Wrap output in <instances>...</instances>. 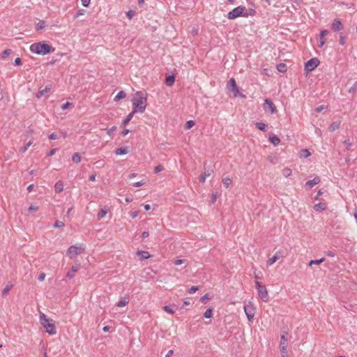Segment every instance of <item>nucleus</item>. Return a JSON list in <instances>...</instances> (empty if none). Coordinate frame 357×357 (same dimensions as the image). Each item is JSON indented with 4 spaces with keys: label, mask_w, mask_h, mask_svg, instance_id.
<instances>
[{
    "label": "nucleus",
    "mask_w": 357,
    "mask_h": 357,
    "mask_svg": "<svg viewBox=\"0 0 357 357\" xmlns=\"http://www.w3.org/2000/svg\"><path fill=\"white\" fill-rule=\"evenodd\" d=\"M129 301L127 298H121V300L118 302V307H123L128 303Z\"/></svg>",
    "instance_id": "obj_30"
},
{
    "label": "nucleus",
    "mask_w": 357,
    "mask_h": 357,
    "mask_svg": "<svg viewBox=\"0 0 357 357\" xmlns=\"http://www.w3.org/2000/svg\"><path fill=\"white\" fill-rule=\"evenodd\" d=\"M357 91V81L349 89V93H355Z\"/></svg>",
    "instance_id": "obj_41"
},
{
    "label": "nucleus",
    "mask_w": 357,
    "mask_h": 357,
    "mask_svg": "<svg viewBox=\"0 0 357 357\" xmlns=\"http://www.w3.org/2000/svg\"><path fill=\"white\" fill-rule=\"evenodd\" d=\"M331 29L334 31H340L342 30L343 24L338 18H335L331 24Z\"/></svg>",
    "instance_id": "obj_13"
},
{
    "label": "nucleus",
    "mask_w": 357,
    "mask_h": 357,
    "mask_svg": "<svg viewBox=\"0 0 357 357\" xmlns=\"http://www.w3.org/2000/svg\"><path fill=\"white\" fill-rule=\"evenodd\" d=\"M174 353L173 350H169L167 354L165 355V357H171L172 354Z\"/></svg>",
    "instance_id": "obj_64"
},
{
    "label": "nucleus",
    "mask_w": 357,
    "mask_h": 357,
    "mask_svg": "<svg viewBox=\"0 0 357 357\" xmlns=\"http://www.w3.org/2000/svg\"><path fill=\"white\" fill-rule=\"evenodd\" d=\"M11 287L12 285H6L2 291V296H6L8 294L9 291L10 290Z\"/></svg>",
    "instance_id": "obj_37"
},
{
    "label": "nucleus",
    "mask_w": 357,
    "mask_h": 357,
    "mask_svg": "<svg viewBox=\"0 0 357 357\" xmlns=\"http://www.w3.org/2000/svg\"><path fill=\"white\" fill-rule=\"evenodd\" d=\"M40 322L50 335H55L56 333L54 321L48 319L43 313H41L40 315Z\"/></svg>",
    "instance_id": "obj_3"
},
{
    "label": "nucleus",
    "mask_w": 357,
    "mask_h": 357,
    "mask_svg": "<svg viewBox=\"0 0 357 357\" xmlns=\"http://www.w3.org/2000/svg\"><path fill=\"white\" fill-rule=\"evenodd\" d=\"M319 64V60L317 58H312L307 61L305 64V69L307 71H312Z\"/></svg>",
    "instance_id": "obj_9"
},
{
    "label": "nucleus",
    "mask_w": 357,
    "mask_h": 357,
    "mask_svg": "<svg viewBox=\"0 0 357 357\" xmlns=\"http://www.w3.org/2000/svg\"><path fill=\"white\" fill-rule=\"evenodd\" d=\"M138 215V212L137 211H133L132 213H130V216L132 218H135Z\"/></svg>",
    "instance_id": "obj_63"
},
{
    "label": "nucleus",
    "mask_w": 357,
    "mask_h": 357,
    "mask_svg": "<svg viewBox=\"0 0 357 357\" xmlns=\"http://www.w3.org/2000/svg\"><path fill=\"white\" fill-rule=\"evenodd\" d=\"M213 172V170L211 169H205L204 172L203 173V174H202L199 177V181L201 183H204L205 181H206V178L209 176L211 173Z\"/></svg>",
    "instance_id": "obj_16"
},
{
    "label": "nucleus",
    "mask_w": 357,
    "mask_h": 357,
    "mask_svg": "<svg viewBox=\"0 0 357 357\" xmlns=\"http://www.w3.org/2000/svg\"><path fill=\"white\" fill-rule=\"evenodd\" d=\"M107 212H108V210L105 207L103 208H101L97 215L98 220H101L103 218H105V216L106 215Z\"/></svg>",
    "instance_id": "obj_23"
},
{
    "label": "nucleus",
    "mask_w": 357,
    "mask_h": 357,
    "mask_svg": "<svg viewBox=\"0 0 357 357\" xmlns=\"http://www.w3.org/2000/svg\"><path fill=\"white\" fill-rule=\"evenodd\" d=\"M344 144L346 146V149L349 151H353V143L350 141V139H345L344 141Z\"/></svg>",
    "instance_id": "obj_29"
},
{
    "label": "nucleus",
    "mask_w": 357,
    "mask_h": 357,
    "mask_svg": "<svg viewBox=\"0 0 357 357\" xmlns=\"http://www.w3.org/2000/svg\"><path fill=\"white\" fill-rule=\"evenodd\" d=\"M116 128L115 126H113L112 128H111L108 131H107V134L109 135H111L113 132H114L116 130Z\"/></svg>",
    "instance_id": "obj_59"
},
{
    "label": "nucleus",
    "mask_w": 357,
    "mask_h": 357,
    "mask_svg": "<svg viewBox=\"0 0 357 357\" xmlns=\"http://www.w3.org/2000/svg\"><path fill=\"white\" fill-rule=\"evenodd\" d=\"M64 226V222L60 220H56L54 222V227L55 228H61Z\"/></svg>",
    "instance_id": "obj_42"
},
{
    "label": "nucleus",
    "mask_w": 357,
    "mask_h": 357,
    "mask_svg": "<svg viewBox=\"0 0 357 357\" xmlns=\"http://www.w3.org/2000/svg\"><path fill=\"white\" fill-rule=\"evenodd\" d=\"M227 87L230 91H231L233 93L234 97L241 96V94L239 91V89L237 86V85L236 84V81L234 78H231L229 79V81L228 82V83L227 84Z\"/></svg>",
    "instance_id": "obj_6"
},
{
    "label": "nucleus",
    "mask_w": 357,
    "mask_h": 357,
    "mask_svg": "<svg viewBox=\"0 0 357 357\" xmlns=\"http://www.w3.org/2000/svg\"><path fill=\"white\" fill-rule=\"evenodd\" d=\"M84 10H79L77 12L75 15V17H79V15H84Z\"/></svg>",
    "instance_id": "obj_62"
},
{
    "label": "nucleus",
    "mask_w": 357,
    "mask_h": 357,
    "mask_svg": "<svg viewBox=\"0 0 357 357\" xmlns=\"http://www.w3.org/2000/svg\"><path fill=\"white\" fill-rule=\"evenodd\" d=\"M340 125V121H335V122H333V123L331 124V126H329L328 129H329V130L331 132H333L335 130L339 128Z\"/></svg>",
    "instance_id": "obj_26"
},
{
    "label": "nucleus",
    "mask_w": 357,
    "mask_h": 357,
    "mask_svg": "<svg viewBox=\"0 0 357 357\" xmlns=\"http://www.w3.org/2000/svg\"><path fill=\"white\" fill-rule=\"evenodd\" d=\"M291 169L288 167H286L282 170V175L285 177L289 176L291 174Z\"/></svg>",
    "instance_id": "obj_34"
},
{
    "label": "nucleus",
    "mask_w": 357,
    "mask_h": 357,
    "mask_svg": "<svg viewBox=\"0 0 357 357\" xmlns=\"http://www.w3.org/2000/svg\"><path fill=\"white\" fill-rule=\"evenodd\" d=\"M212 314H213L212 310L207 309L204 314V317L206 319H209L212 317Z\"/></svg>",
    "instance_id": "obj_39"
},
{
    "label": "nucleus",
    "mask_w": 357,
    "mask_h": 357,
    "mask_svg": "<svg viewBox=\"0 0 357 357\" xmlns=\"http://www.w3.org/2000/svg\"><path fill=\"white\" fill-rule=\"evenodd\" d=\"M70 105H72V103L66 102V103L63 104L61 107L63 110H65L67 109Z\"/></svg>",
    "instance_id": "obj_50"
},
{
    "label": "nucleus",
    "mask_w": 357,
    "mask_h": 357,
    "mask_svg": "<svg viewBox=\"0 0 357 357\" xmlns=\"http://www.w3.org/2000/svg\"><path fill=\"white\" fill-rule=\"evenodd\" d=\"M135 11L133 10H129L126 13V15L127 17L130 20L133 17V16L135 15Z\"/></svg>",
    "instance_id": "obj_47"
},
{
    "label": "nucleus",
    "mask_w": 357,
    "mask_h": 357,
    "mask_svg": "<svg viewBox=\"0 0 357 357\" xmlns=\"http://www.w3.org/2000/svg\"><path fill=\"white\" fill-rule=\"evenodd\" d=\"M222 183L226 188H228L231 183V179L229 177L224 178L222 179Z\"/></svg>",
    "instance_id": "obj_35"
},
{
    "label": "nucleus",
    "mask_w": 357,
    "mask_h": 357,
    "mask_svg": "<svg viewBox=\"0 0 357 357\" xmlns=\"http://www.w3.org/2000/svg\"><path fill=\"white\" fill-rule=\"evenodd\" d=\"M269 140L275 146L278 145L280 142V139L274 135L269 137Z\"/></svg>",
    "instance_id": "obj_24"
},
{
    "label": "nucleus",
    "mask_w": 357,
    "mask_h": 357,
    "mask_svg": "<svg viewBox=\"0 0 357 357\" xmlns=\"http://www.w3.org/2000/svg\"><path fill=\"white\" fill-rule=\"evenodd\" d=\"M135 112H133V111H132V112H130L126 117V119L123 121L122 122V125L123 126H125L126 124H128L132 119V116H133V114H135Z\"/></svg>",
    "instance_id": "obj_27"
},
{
    "label": "nucleus",
    "mask_w": 357,
    "mask_h": 357,
    "mask_svg": "<svg viewBox=\"0 0 357 357\" xmlns=\"http://www.w3.org/2000/svg\"><path fill=\"white\" fill-rule=\"evenodd\" d=\"M255 126L260 130H264L266 127V125L262 122H257Z\"/></svg>",
    "instance_id": "obj_36"
},
{
    "label": "nucleus",
    "mask_w": 357,
    "mask_h": 357,
    "mask_svg": "<svg viewBox=\"0 0 357 357\" xmlns=\"http://www.w3.org/2000/svg\"><path fill=\"white\" fill-rule=\"evenodd\" d=\"M339 43L342 45H344L346 43V37L344 36L342 34H340V36Z\"/></svg>",
    "instance_id": "obj_46"
},
{
    "label": "nucleus",
    "mask_w": 357,
    "mask_h": 357,
    "mask_svg": "<svg viewBox=\"0 0 357 357\" xmlns=\"http://www.w3.org/2000/svg\"><path fill=\"white\" fill-rule=\"evenodd\" d=\"M38 209V206H37L35 204H31V206L29 208V211L32 213L33 211H36Z\"/></svg>",
    "instance_id": "obj_45"
},
{
    "label": "nucleus",
    "mask_w": 357,
    "mask_h": 357,
    "mask_svg": "<svg viewBox=\"0 0 357 357\" xmlns=\"http://www.w3.org/2000/svg\"><path fill=\"white\" fill-rule=\"evenodd\" d=\"M80 264H76L73 265L71 269L67 273L66 277L69 279H72L75 276V273L79 269Z\"/></svg>",
    "instance_id": "obj_14"
},
{
    "label": "nucleus",
    "mask_w": 357,
    "mask_h": 357,
    "mask_svg": "<svg viewBox=\"0 0 357 357\" xmlns=\"http://www.w3.org/2000/svg\"><path fill=\"white\" fill-rule=\"evenodd\" d=\"M45 23L44 21H40L38 24H37V29H42L43 28L45 27Z\"/></svg>",
    "instance_id": "obj_48"
},
{
    "label": "nucleus",
    "mask_w": 357,
    "mask_h": 357,
    "mask_svg": "<svg viewBox=\"0 0 357 357\" xmlns=\"http://www.w3.org/2000/svg\"><path fill=\"white\" fill-rule=\"evenodd\" d=\"M163 309L165 312H167L168 313H170V314L174 313V310L169 305H165Z\"/></svg>",
    "instance_id": "obj_44"
},
{
    "label": "nucleus",
    "mask_w": 357,
    "mask_h": 357,
    "mask_svg": "<svg viewBox=\"0 0 357 357\" xmlns=\"http://www.w3.org/2000/svg\"><path fill=\"white\" fill-rule=\"evenodd\" d=\"M277 70L280 73H284L287 71V66L284 63H280L277 66Z\"/></svg>",
    "instance_id": "obj_32"
},
{
    "label": "nucleus",
    "mask_w": 357,
    "mask_h": 357,
    "mask_svg": "<svg viewBox=\"0 0 357 357\" xmlns=\"http://www.w3.org/2000/svg\"><path fill=\"white\" fill-rule=\"evenodd\" d=\"M198 290V287L195 286H192L188 290L189 294H194Z\"/></svg>",
    "instance_id": "obj_51"
},
{
    "label": "nucleus",
    "mask_w": 357,
    "mask_h": 357,
    "mask_svg": "<svg viewBox=\"0 0 357 357\" xmlns=\"http://www.w3.org/2000/svg\"><path fill=\"white\" fill-rule=\"evenodd\" d=\"M314 208L317 211H321L326 208V206L324 203H319L314 205Z\"/></svg>",
    "instance_id": "obj_25"
},
{
    "label": "nucleus",
    "mask_w": 357,
    "mask_h": 357,
    "mask_svg": "<svg viewBox=\"0 0 357 357\" xmlns=\"http://www.w3.org/2000/svg\"><path fill=\"white\" fill-rule=\"evenodd\" d=\"M12 51L10 49H7L6 50H4L2 54H1V57L2 58H6V56H8V55H10L11 54Z\"/></svg>",
    "instance_id": "obj_43"
},
{
    "label": "nucleus",
    "mask_w": 357,
    "mask_h": 357,
    "mask_svg": "<svg viewBox=\"0 0 357 357\" xmlns=\"http://www.w3.org/2000/svg\"><path fill=\"white\" fill-rule=\"evenodd\" d=\"M58 151L57 149L54 148V149H52L50 151L49 153H48V156H52L53 155L55 154V153Z\"/></svg>",
    "instance_id": "obj_56"
},
{
    "label": "nucleus",
    "mask_w": 357,
    "mask_h": 357,
    "mask_svg": "<svg viewBox=\"0 0 357 357\" xmlns=\"http://www.w3.org/2000/svg\"><path fill=\"white\" fill-rule=\"evenodd\" d=\"M326 108V107L322 105H320L318 107L316 108L315 111L317 112H321L322 110H324V109Z\"/></svg>",
    "instance_id": "obj_54"
},
{
    "label": "nucleus",
    "mask_w": 357,
    "mask_h": 357,
    "mask_svg": "<svg viewBox=\"0 0 357 357\" xmlns=\"http://www.w3.org/2000/svg\"><path fill=\"white\" fill-rule=\"evenodd\" d=\"M72 160L74 162L79 163L81 161V157L78 153H75L73 155Z\"/></svg>",
    "instance_id": "obj_33"
},
{
    "label": "nucleus",
    "mask_w": 357,
    "mask_h": 357,
    "mask_svg": "<svg viewBox=\"0 0 357 357\" xmlns=\"http://www.w3.org/2000/svg\"><path fill=\"white\" fill-rule=\"evenodd\" d=\"M328 30H323L321 31L320 33V44L319 45V47H322L324 44H325V40H324V37L328 33Z\"/></svg>",
    "instance_id": "obj_18"
},
{
    "label": "nucleus",
    "mask_w": 357,
    "mask_h": 357,
    "mask_svg": "<svg viewBox=\"0 0 357 357\" xmlns=\"http://www.w3.org/2000/svg\"><path fill=\"white\" fill-rule=\"evenodd\" d=\"M320 181H321L320 178L317 176V177H314L313 179L307 181L305 185H308L310 188H312L315 185L320 183Z\"/></svg>",
    "instance_id": "obj_17"
},
{
    "label": "nucleus",
    "mask_w": 357,
    "mask_h": 357,
    "mask_svg": "<svg viewBox=\"0 0 357 357\" xmlns=\"http://www.w3.org/2000/svg\"><path fill=\"white\" fill-rule=\"evenodd\" d=\"M175 81V77L174 75H168L165 78V84L169 86H172Z\"/></svg>",
    "instance_id": "obj_20"
},
{
    "label": "nucleus",
    "mask_w": 357,
    "mask_h": 357,
    "mask_svg": "<svg viewBox=\"0 0 357 357\" xmlns=\"http://www.w3.org/2000/svg\"><path fill=\"white\" fill-rule=\"evenodd\" d=\"M115 154L116 155H125L128 153V147H121L115 150Z\"/></svg>",
    "instance_id": "obj_21"
},
{
    "label": "nucleus",
    "mask_w": 357,
    "mask_h": 357,
    "mask_svg": "<svg viewBox=\"0 0 357 357\" xmlns=\"http://www.w3.org/2000/svg\"><path fill=\"white\" fill-rule=\"evenodd\" d=\"M301 151L305 154V158L308 157L311 155L310 152L307 149H303Z\"/></svg>",
    "instance_id": "obj_58"
},
{
    "label": "nucleus",
    "mask_w": 357,
    "mask_h": 357,
    "mask_svg": "<svg viewBox=\"0 0 357 357\" xmlns=\"http://www.w3.org/2000/svg\"><path fill=\"white\" fill-rule=\"evenodd\" d=\"M245 8L243 6H238L228 13V18L230 20L235 19L243 15Z\"/></svg>",
    "instance_id": "obj_7"
},
{
    "label": "nucleus",
    "mask_w": 357,
    "mask_h": 357,
    "mask_svg": "<svg viewBox=\"0 0 357 357\" xmlns=\"http://www.w3.org/2000/svg\"><path fill=\"white\" fill-rule=\"evenodd\" d=\"M243 308L248 321H252L255 316V310L251 303L249 302L248 304L245 305Z\"/></svg>",
    "instance_id": "obj_8"
},
{
    "label": "nucleus",
    "mask_w": 357,
    "mask_h": 357,
    "mask_svg": "<svg viewBox=\"0 0 357 357\" xmlns=\"http://www.w3.org/2000/svg\"><path fill=\"white\" fill-rule=\"evenodd\" d=\"M325 261V258L323 257L320 259H317V260H311L309 262V266H312V265H317V264H320L321 263L324 262Z\"/></svg>",
    "instance_id": "obj_31"
},
{
    "label": "nucleus",
    "mask_w": 357,
    "mask_h": 357,
    "mask_svg": "<svg viewBox=\"0 0 357 357\" xmlns=\"http://www.w3.org/2000/svg\"><path fill=\"white\" fill-rule=\"evenodd\" d=\"M255 284L259 298L262 301L267 302L268 301L269 296L266 287L264 285L261 284V283L257 280L255 282Z\"/></svg>",
    "instance_id": "obj_5"
},
{
    "label": "nucleus",
    "mask_w": 357,
    "mask_h": 357,
    "mask_svg": "<svg viewBox=\"0 0 357 357\" xmlns=\"http://www.w3.org/2000/svg\"><path fill=\"white\" fill-rule=\"evenodd\" d=\"M57 138H58V136H57V135H56V133H54V132H53V133H52V134H50V135H49V139H50L53 140V139H57Z\"/></svg>",
    "instance_id": "obj_55"
},
{
    "label": "nucleus",
    "mask_w": 357,
    "mask_h": 357,
    "mask_svg": "<svg viewBox=\"0 0 357 357\" xmlns=\"http://www.w3.org/2000/svg\"><path fill=\"white\" fill-rule=\"evenodd\" d=\"M285 257L284 252L283 250H278L277 251L275 255L268 260L267 261V265L271 266L273 265L276 261H278L280 258H283Z\"/></svg>",
    "instance_id": "obj_10"
},
{
    "label": "nucleus",
    "mask_w": 357,
    "mask_h": 357,
    "mask_svg": "<svg viewBox=\"0 0 357 357\" xmlns=\"http://www.w3.org/2000/svg\"><path fill=\"white\" fill-rule=\"evenodd\" d=\"M33 144V142L32 141H29L25 146H24L23 147H22L20 149V151L22 153H24L27 151V149H29V147Z\"/></svg>",
    "instance_id": "obj_38"
},
{
    "label": "nucleus",
    "mask_w": 357,
    "mask_h": 357,
    "mask_svg": "<svg viewBox=\"0 0 357 357\" xmlns=\"http://www.w3.org/2000/svg\"><path fill=\"white\" fill-rule=\"evenodd\" d=\"M195 125V121L192 120L188 121L185 125V129H190Z\"/></svg>",
    "instance_id": "obj_40"
},
{
    "label": "nucleus",
    "mask_w": 357,
    "mask_h": 357,
    "mask_svg": "<svg viewBox=\"0 0 357 357\" xmlns=\"http://www.w3.org/2000/svg\"><path fill=\"white\" fill-rule=\"evenodd\" d=\"M183 263V259H176L175 261H174V264L176 266H178V265H181V264Z\"/></svg>",
    "instance_id": "obj_60"
},
{
    "label": "nucleus",
    "mask_w": 357,
    "mask_h": 357,
    "mask_svg": "<svg viewBox=\"0 0 357 357\" xmlns=\"http://www.w3.org/2000/svg\"><path fill=\"white\" fill-rule=\"evenodd\" d=\"M163 169H164L162 165H159L155 167L154 172H155V173H158V172H162Z\"/></svg>",
    "instance_id": "obj_49"
},
{
    "label": "nucleus",
    "mask_w": 357,
    "mask_h": 357,
    "mask_svg": "<svg viewBox=\"0 0 357 357\" xmlns=\"http://www.w3.org/2000/svg\"><path fill=\"white\" fill-rule=\"evenodd\" d=\"M137 255L138 257H139V258L141 259H149L151 257V255L149 253V252H147V251H142V250L137 251Z\"/></svg>",
    "instance_id": "obj_19"
},
{
    "label": "nucleus",
    "mask_w": 357,
    "mask_h": 357,
    "mask_svg": "<svg viewBox=\"0 0 357 357\" xmlns=\"http://www.w3.org/2000/svg\"><path fill=\"white\" fill-rule=\"evenodd\" d=\"M126 93L123 91H119L114 98V101H119L126 98Z\"/></svg>",
    "instance_id": "obj_28"
},
{
    "label": "nucleus",
    "mask_w": 357,
    "mask_h": 357,
    "mask_svg": "<svg viewBox=\"0 0 357 357\" xmlns=\"http://www.w3.org/2000/svg\"><path fill=\"white\" fill-rule=\"evenodd\" d=\"M45 273H41L39 275V276H38V280H39L40 281H43V280L45 279Z\"/></svg>",
    "instance_id": "obj_61"
},
{
    "label": "nucleus",
    "mask_w": 357,
    "mask_h": 357,
    "mask_svg": "<svg viewBox=\"0 0 357 357\" xmlns=\"http://www.w3.org/2000/svg\"><path fill=\"white\" fill-rule=\"evenodd\" d=\"M52 84H50L48 85H47L45 89H40L38 91V93H36V97L38 98H40L41 97H43L45 94H46L47 93H48L49 91H50V90L52 89Z\"/></svg>",
    "instance_id": "obj_15"
},
{
    "label": "nucleus",
    "mask_w": 357,
    "mask_h": 357,
    "mask_svg": "<svg viewBox=\"0 0 357 357\" xmlns=\"http://www.w3.org/2000/svg\"><path fill=\"white\" fill-rule=\"evenodd\" d=\"M144 183H145V181L144 180H142V181L135 183L134 185L135 187H140V186L143 185Z\"/></svg>",
    "instance_id": "obj_52"
},
{
    "label": "nucleus",
    "mask_w": 357,
    "mask_h": 357,
    "mask_svg": "<svg viewBox=\"0 0 357 357\" xmlns=\"http://www.w3.org/2000/svg\"><path fill=\"white\" fill-rule=\"evenodd\" d=\"M55 191L56 192H61L63 190V183L61 181H59L55 183L54 185Z\"/></svg>",
    "instance_id": "obj_22"
},
{
    "label": "nucleus",
    "mask_w": 357,
    "mask_h": 357,
    "mask_svg": "<svg viewBox=\"0 0 357 357\" xmlns=\"http://www.w3.org/2000/svg\"><path fill=\"white\" fill-rule=\"evenodd\" d=\"M91 0H81L82 4L84 7H88Z\"/></svg>",
    "instance_id": "obj_53"
},
{
    "label": "nucleus",
    "mask_w": 357,
    "mask_h": 357,
    "mask_svg": "<svg viewBox=\"0 0 357 357\" xmlns=\"http://www.w3.org/2000/svg\"><path fill=\"white\" fill-rule=\"evenodd\" d=\"M264 109L266 111H269L271 114L275 113L276 107L274 103L269 99H266L264 101Z\"/></svg>",
    "instance_id": "obj_11"
},
{
    "label": "nucleus",
    "mask_w": 357,
    "mask_h": 357,
    "mask_svg": "<svg viewBox=\"0 0 357 357\" xmlns=\"http://www.w3.org/2000/svg\"><path fill=\"white\" fill-rule=\"evenodd\" d=\"M30 50L33 53L37 54L45 55L50 52H52L54 51V48H52L49 45L43 42V43H36L32 44L30 46Z\"/></svg>",
    "instance_id": "obj_2"
},
{
    "label": "nucleus",
    "mask_w": 357,
    "mask_h": 357,
    "mask_svg": "<svg viewBox=\"0 0 357 357\" xmlns=\"http://www.w3.org/2000/svg\"><path fill=\"white\" fill-rule=\"evenodd\" d=\"M287 333H284L283 335L281 336V340H280V351L281 353H285V350H287Z\"/></svg>",
    "instance_id": "obj_12"
},
{
    "label": "nucleus",
    "mask_w": 357,
    "mask_h": 357,
    "mask_svg": "<svg viewBox=\"0 0 357 357\" xmlns=\"http://www.w3.org/2000/svg\"><path fill=\"white\" fill-rule=\"evenodd\" d=\"M85 250L84 246L80 245H71L67 250V256L71 259H74L75 257L82 254Z\"/></svg>",
    "instance_id": "obj_4"
},
{
    "label": "nucleus",
    "mask_w": 357,
    "mask_h": 357,
    "mask_svg": "<svg viewBox=\"0 0 357 357\" xmlns=\"http://www.w3.org/2000/svg\"><path fill=\"white\" fill-rule=\"evenodd\" d=\"M133 112L143 113L146 107V96L140 91L132 98Z\"/></svg>",
    "instance_id": "obj_1"
},
{
    "label": "nucleus",
    "mask_w": 357,
    "mask_h": 357,
    "mask_svg": "<svg viewBox=\"0 0 357 357\" xmlns=\"http://www.w3.org/2000/svg\"><path fill=\"white\" fill-rule=\"evenodd\" d=\"M15 64L16 66H20V65H21V64H22L21 59H20V58H19V57H18V58H16V59H15Z\"/></svg>",
    "instance_id": "obj_57"
}]
</instances>
